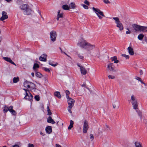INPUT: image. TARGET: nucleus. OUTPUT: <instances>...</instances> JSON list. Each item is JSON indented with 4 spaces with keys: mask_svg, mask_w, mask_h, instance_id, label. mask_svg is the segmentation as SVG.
Wrapping results in <instances>:
<instances>
[{
    "mask_svg": "<svg viewBox=\"0 0 147 147\" xmlns=\"http://www.w3.org/2000/svg\"><path fill=\"white\" fill-rule=\"evenodd\" d=\"M73 106H71V105H68V107H67V110L68 111L69 113H72L71 109Z\"/></svg>",
    "mask_w": 147,
    "mask_h": 147,
    "instance_id": "72a5a7b5",
    "label": "nucleus"
},
{
    "mask_svg": "<svg viewBox=\"0 0 147 147\" xmlns=\"http://www.w3.org/2000/svg\"><path fill=\"white\" fill-rule=\"evenodd\" d=\"M78 57L80 59L83 60L84 58V57L81 54H77Z\"/></svg>",
    "mask_w": 147,
    "mask_h": 147,
    "instance_id": "f704fd0d",
    "label": "nucleus"
},
{
    "mask_svg": "<svg viewBox=\"0 0 147 147\" xmlns=\"http://www.w3.org/2000/svg\"><path fill=\"white\" fill-rule=\"evenodd\" d=\"M122 56L125 57L126 59H128L129 58V56L128 55H126L125 54L122 55Z\"/></svg>",
    "mask_w": 147,
    "mask_h": 147,
    "instance_id": "79ce46f5",
    "label": "nucleus"
},
{
    "mask_svg": "<svg viewBox=\"0 0 147 147\" xmlns=\"http://www.w3.org/2000/svg\"><path fill=\"white\" fill-rule=\"evenodd\" d=\"M39 67V65L37 63H34L33 67V69L35 70L36 68H38Z\"/></svg>",
    "mask_w": 147,
    "mask_h": 147,
    "instance_id": "58836bf2",
    "label": "nucleus"
},
{
    "mask_svg": "<svg viewBox=\"0 0 147 147\" xmlns=\"http://www.w3.org/2000/svg\"><path fill=\"white\" fill-rule=\"evenodd\" d=\"M31 75L33 77L34 76V74L33 73H31Z\"/></svg>",
    "mask_w": 147,
    "mask_h": 147,
    "instance_id": "e2e57ef3",
    "label": "nucleus"
},
{
    "mask_svg": "<svg viewBox=\"0 0 147 147\" xmlns=\"http://www.w3.org/2000/svg\"><path fill=\"white\" fill-rule=\"evenodd\" d=\"M47 122L48 123H51L53 124H54L55 123V121L52 119L51 117V116H49L48 118Z\"/></svg>",
    "mask_w": 147,
    "mask_h": 147,
    "instance_id": "4be33fe9",
    "label": "nucleus"
},
{
    "mask_svg": "<svg viewBox=\"0 0 147 147\" xmlns=\"http://www.w3.org/2000/svg\"><path fill=\"white\" fill-rule=\"evenodd\" d=\"M44 70L46 71L49 72H50V70L49 69L47 68L46 67H44Z\"/></svg>",
    "mask_w": 147,
    "mask_h": 147,
    "instance_id": "de8ad7c7",
    "label": "nucleus"
},
{
    "mask_svg": "<svg viewBox=\"0 0 147 147\" xmlns=\"http://www.w3.org/2000/svg\"><path fill=\"white\" fill-rule=\"evenodd\" d=\"M89 128L88 123L87 121L85 120L84 123L83 132V133H86Z\"/></svg>",
    "mask_w": 147,
    "mask_h": 147,
    "instance_id": "9b49d317",
    "label": "nucleus"
},
{
    "mask_svg": "<svg viewBox=\"0 0 147 147\" xmlns=\"http://www.w3.org/2000/svg\"><path fill=\"white\" fill-rule=\"evenodd\" d=\"M132 27L133 30L135 32H140L141 26L134 24H132Z\"/></svg>",
    "mask_w": 147,
    "mask_h": 147,
    "instance_id": "f8f14e48",
    "label": "nucleus"
},
{
    "mask_svg": "<svg viewBox=\"0 0 147 147\" xmlns=\"http://www.w3.org/2000/svg\"><path fill=\"white\" fill-rule=\"evenodd\" d=\"M127 50L129 54L131 55H133L134 54V51L133 49L131 47H129L127 48Z\"/></svg>",
    "mask_w": 147,
    "mask_h": 147,
    "instance_id": "aec40b11",
    "label": "nucleus"
},
{
    "mask_svg": "<svg viewBox=\"0 0 147 147\" xmlns=\"http://www.w3.org/2000/svg\"><path fill=\"white\" fill-rule=\"evenodd\" d=\"M45 130L46 132L49 134H50L52 131L51 127L49 126H48L46 127Z\"/></svg>",
    "mask_w": 147,
    "mask_h": 147,
    "instance_id": "6ab92c4d",
    "label": "nucleus"
},
{
    "mask_svg": "<svg viewBox=\"0 0 147 147\" xmlns=\"http://www.w3.org/2000/svg\"><path fill=\"white\" fill-rule=\"evenodd\" d=\"M67 102L68 105L74 106L75 100L69 97V98H67Z\"/></svg>",
    "mask_w": 147,
    "mask_h": 147,
    "instance_id": "2eb2a0df",
    "label": "nucleus"
},
{
    "mask_svg": "<svg viewBox=\"0 0 147 147\" xmlns=\"http://www.w3.org/2000/svg\"><path fill=\"white\" fill-rule=\"evenodd\" d=\"M56 147H61V145L58 144H55Z\"/></svg>",
    "mask_w": 147,
    "mask_h": 147,
    "instance_id": "5fc2aeb1",
    "label": "nucleus"
},
{
    "mask_svg": "<svg viewBox=\"0 0 147 147\" xmlns=\"http://www.w3.org/2000/svg\"><path fill=\"white\" fill-rule=\"evenodd\" d=\"M62 8L64 10H68L69 9L70 7L67 5H63Z\"/></svg>",
    "mask_w": 147,
    "mask_h": 147,
    "instance_id": "c756f323",
    "label": "nucleus"
},
{
    "mask_svg": "<svg viewBox=\"0 0 147 147\" xmlns=\"http://www.w3.org/2000/svg\"><path fill=\"white\" fill-rule=\"evenodd\" d=\"M108 69L111 71H115L114 69V66L113 63H111L108 65Z\"/></svg>",
    "mask_w": 147,
    "mask_h": 147,
    "instance_id": "4468645a",
    "label": "nucleus"
},
{
    "mask_svg": "<svg viewBox=\"0 0 147 147\" xmlns=\"http://www.w3.org/2000/svg\"><path fill=\"white\" fill-rule=\"evenodd\" d=\"M92 9L100 19H101L102 18V17L105 16L103 13L99 9L95 8L93 7H92Z\"/></svg>",
    "mask_w": 147,
    "mask_h": 147,
    "instance_id": "423d86ee",
    "label": "nucleus"
},
{
    "mask_svg": "<svg viewBox=\"0 0 147 147\" xmlns=\"http://www.w3.org/2000/svg\"><path fill=\"white\" fill-rule=\"evenodd\" d=\"M40 16L41 17V18H42V19L43 20H44V19L42 17V16Z\"/></svg>",
    "mask_w": 147,
    "mask_h": 147,
    "instance_id": "338daca9",
    "label": "nucleus"
},
{
    "mask_svg": "<svg viewBox=\"0 0 147 147\" xmlns=\"http://www.w3.org/2000/svg\"><path fill=\"white\" fill-rule=\"evenodd\" d=\"M140 75H142L143 74V71L142 70H141L140 71Z\"/></svg>",
    "mask_w": 147,
    "mask_h": 147,
    "instance_id": "bf43d9fd",
    "label": "nucleus"
},
{
    "mask_svg": "<svg viewBox=\"0 0 147 147\" xmlns=\"http://www.w3.org/2000/svg\"><path fill=\"white\" fill-rule=\"evenodd\" d=\"M20 9L22 11L25 15H28L31 14L32 10L29 8L28 5L26 4H23L20 7Z\"/></svg>",
    "mask_w": 147,
    "mask_h": 147,
    "instance_id": "f257e3e1",
    "label": "nucleus"
},
{
    "mask_svg": "<svg viewBox=\"0 0 147 147\" xmlns=\"http://www.w3.org/2000/svg\"><path fill=\"white\" fill-rule=\"evenodd\" d=\"M65 93L66 96V98H69V95L70 94V92L68 90H66L65 91Z\"/></svg>",
    "mask_w": 147,
    "mask_h": 147,
    "instance_id": "c9c22d12",
    "label": "nucleus"
},
{
    "mask_svg": "<svg viewBox=\"0 0 147 147\" xmlns=\"http://www.w3.org/2000/svg\"><path fill=\"white\" fill-rule=\"evenodd\" d=\"M54 95L59 98H61V97L60 92L58 91L55 92L54 93Z\"/></svg>",
    "mask_w": 147,
    "mask_h": 147,
    "instance_id": "b1692460",
    "label": "nucleus"
},
{
    "mask_svg": "<svg viewBox=\"0 0 147 147\" xmlns=\"http://www.w3.org/2000/svg\"><path fill=\"white\" fill-rule=\"evenodd\" d=\"M18 77H14L13 79V83H16L19 81Z\"/></svg>",
    "mask_w": 147,
    "mask_h": 147,
    "instance_id": "7c9ffc66",
    "label": "nucleus"
},
{
    "mask_svg": "<svg viewBox=\"0 0 147 147\" xmlns=\"http://www.w3.org/2000/svg\"><path fill=\"white\" fill-rule=\"evenodd\" d=\"M105 127L106 128H108V129H107V130H108V129H109V127L108 126V125H105Z\"/></svg>",
    "mask_w": 147,
    "mask_h": 147,
    "instance_id": "052dcab7",
    "label": "nucleus"
},
{
    "mask_svg": "<svg viewBox=\"0 0 147 147\" xmlns=\"http://www.w3.org/2000/svg\"><path fill=\"white\" fill-rule=\"evenodd\" d=\"M137 113L140 118L141 122L143 123L146 124L147 123V120L143 115L142 113L139 111H137Z\"/></svg>",
    "mask_w": 147,
    "mask_h": 147,
    "instance_id": "1a4fd4ad",
    "label": "nucleus"
},
{
    "mask_svg": "<svg viewBox=\"0 0 147 147\" xmlns=\"http://www.w3.org/2000/svg\"><path fill=\"white\" fill-rule=\"evenodd\" d=\"M112 61H114L115 63H117L119 62V61L117 59V57L116 56H114L111 58Z\"/></svg>",
    "mask_w": 147,
    "mask_h": 147,
    "instance_id": "393cba45",
    "label": "nucleus"
},
{
    "mask_svg": "<svg viewBox=\"0 0 147 147\" xmlns=\"http://www.w3.org/2000/svg\"><path fill=\"white\" fill-rule=\"evenodd\" d=\"M3 111L4 112H7L8 111V107L6 106H5L3 108Z\"/></svg>",
    "mask_w": 147,
    "mask_h": 147,
    "instance_id": "4c0bfd02",
    "label": "nucleus"
},
{
    "mask_svg": "<svg viewBox=\"0 0 147 147\" xmlns=\"http://www.w3.org/2000/svg\"><path fill=\"white\" fill-rule=\"evenodd\" d=\"M12 147H20L17 144H15L12 146Z\"/></svg>",
    "mask_w": 147,
    "mask_h": 147,
    "instance_id": "6e6d98bb",
    "label": "nucleus"
},
{
    "mask_svg": "<svg viewBox=\"0 0 147 147\" xmlns=\"http://www.w3.org/2000/svg\"><path fill=\"white\" fill-rule=\"evenodd\" d=\"M108 77L109 79H113L115 78V77L114 76L109 75Z\"/></svg>",
    "mask_w": 147,
    "mask_h": 147,
    "instance_id": "49530a36",
    "label": "nucleus"
},
{
    "mask_svg": "<svg viewBox=\"0 0 147 147\" xmlns=\"http://www.w3.org/2000/svg\"><path fill=\"white\" fill-rule=\"evenodd\" d=\"M49 64L53 67H55L57 65L58 63L57 62H55L53 61H49Z\"/></svg>",
    "mask_w": 147,
    "mask_h": 147,
    "instance_id": "a878e982",
    "label": "nucleus"
},
{
    "mask_svg": "<svg viewBox=\"0 0 147 147\" xmlns=\"http://www.w3.org/2000/svg\"><path fill=\"white\" fill-rule=\"evenodd\" d=\"M74 124V122L72 120H71L70 121V125L68 127V129H71L73 127Z\"/></svg>",
    "mask_w": 147,
    "mask_h": 147,
    "instance_id": "cd10ccee",
    "label": "nucleus"
},
{
    "mask_svg": "<svg viewBox=\"0 0 147 147\" xmlns=\"http://www.w3.org/2000/svg\"><path fill=\"white\" fill-rule=\"evenodd\" d=\"M78 66L80 67H80H82V66L78 64Z\"/></svg>",
    "mask_w": 147,
    "mask_h": 147,
    "instance_id": "0e129e2a",
    "label": "nucleus"
},
{
    "mask_svg": "<svg viewBox=\"0 0 147 147\" xmlns=\"http://www.w3.org/2000/svg\"><path fill=\"white\" fill-rule=\"evenodd\" d=\"M24 86L25 88H28L30 90H34L35 88V85L32 82L27 81L24 82Z\"/></svg>",
    "mask_w": 147,
    "mask_h": 147,
    "instance_id": "20e7f679",
    "label": "nucleus"
},
{
    "mask_svg": "<svg viewBox=\"0 0 147 147\" xmlns=\"http://www.w3.org/2000/svg\"><path fill=\"white\" fill-rule=\"evenodd\" d=\"M38 12L39 14V15H40V16H42L41 13V12H40V11L38 10Z\"/></svg>",
    "mask_w": 147,
    "mask_h": 147,
    "instance_id": "13d9d810",
    "label": "nucleus"
},
{
    "mask_svg": "<svg viewBox=\"0 0 147 147\" xmlns=\"http://www.w3.org/2000/svg\"><path fill=\"white\" fill-rule=\"evenodd\" d=\"M94 45H91L88 42L86 46L84 49H86L87 50L88 53L91 54L92 53L90 51L94 49Z\"/></svg>",
    "mask_w": 147,
    "mask_h": 147,
    "instance_id": "6e6552de",
    "label": "nucleus"
},
{
    "mask_svg": "<svg viewBox=\"0 0 147 147\" xmlns=\"http://www.w3.org/2000/svg\"><path fill=\"white\" fill-rule=\"evenodd\" d=\"M47 111L48 113V115H50L52 114L48 105H47Z\"/></svg>",
    "mask_w": 147,
    "mask_h": 147,
    "instance_id": "473e14b6",
    "label": "nucleus"
},
{
    "mask_svg": "<svg viewBox=\"0 0 147 147\" xmlns=\"http://www.w3.org/2000/svg\"><path fill=\"white\" fill-rule=\"evenodd\" d=\"M59 49H60V50H61V53H64L65 54V55H67L65 52H63L62 51V50L61 49V48H60Z\"/></svg>",
    "mask_w": 147,
    "mask_h": 147,
    "instance_id": "4d7b16f0",
    "label": "nucleus"
},
{
    "mask_svg": "<svg viewBox=\"0 0 147 147\" xmlns=\"http://www.w3.org/2000/svg\"><path fill=\"white\" fill-rule=\"evenodd\" d=\"M23 90H24L25 93L24 98L30 101L31 102L32 101L33 96L28 90L25 88H24Z\"/></svg>",
    "mask_w": 147,
    "mask_h": 147,
    "instance_id": "7ed1b4c3",
    "label": "nucleus"
},
{
    "mask_svg": "<svg viewBox=\"0 0 147 147\" xmlns=\"http://www.w3.org/2000/svg\"><path fill=\"white\" fill-rule=\"evenodd\" d=\"M70 6L72 9H74L75 7V4L74 3H71L70 4Z\"/></svg>",
    "mask_w": 147,
    "mask_h": 147,
    "instance_id": "e433bc0d",
    "label": "nucleus"
},
{
    "mask_svg": "<svg viewBox=\"0 0 147 147\" xmlns=\"http://www.w3.org/2000/svg\"><path fill=\"white\" fill-rule=\"evenodd\" d=\"M134 144L135 147H143L142 144L138 141L135 142Z\"/></svg>",
    "mask_w": 147,
    "mask_h": 147,
    "instance_id": "5701e85b",
    "label": "nucleus"
},
{
    "mask_svg": "<svg viewBox=\"0 0 147 147\" xmlns=\"http://www.w3.org/2000/svg\"><path fill=\"white\" fill-rule=\"evenodd\" d=\"M40 134L41 135H43V136H44V135H43V134L42 132H41L40 133Z\"/></svg>",
    "mask_w": 147,
    "mask_h": 147,
    "instance_id": "774afa93",
    "label": "nucleus"
},
{
    "mask_svg": "<svg viewBox=\"0 0 147 147\" xmlns=\"http://www.w3.org/2000/svg\"><path fill=\"white\" fill-rule=\"evenodd\" d=\"M135 79L139 81L141 80V79L140 78L138 77H135Z\"/></svg>",
    "mask_w": 147,
    "mask_h": 147,
    "instance_id": "3c124183",
    "label": "nucleus"
},
{
    "mask_svg": "<svg viewBox=\"0 0 147 147\" xmlns=\"http://www.w3.org/2000/svg\"><path fill=\"white\" fill-rule=\"evenodd\" d=\"M113 107L114 108H115L116 107V106L115 105H113Z\"/></svg>",
    "mask_w": 147,
    "mask_h": 147,
    "instance_id": "69168bd1",
    "label": "nucleus"
},
{
    "mask_svg": "<svg viewBox=\"0 0 147 147\" xmlns=\"http://www.w3.org/2000/svg\"><path fill=\"white\" fill-rule=\"evenodd\" d=\"M3 58L5 61L11 63V64H13L16 66V64L13 61H12L10 58L8 57H3Z\"/></svg>",
    "mask_w": 147,
    "mask_h": 147,
    "instance_id": "f3484780",
    "label": "nucleus"
},
{
    "mask_svg": "<svg viewBox=\"0 0 147 147\" xmlns=\"http://www.w3.org/2000/svg\"><path fill=\"white\" fill-rule=\"evenodd\" d=\"M84 3L87 5H89V2L87 0L85 1Z\"/></svg>",
    "mask_w": 147,
    "mask_h": 147,
    "instance_id": "8fccbe9b",
    "label": "nucleus"
},
{
    "mask_svg": "<svg viewBox=\"0 0 147 147\" xmlns=\"http://www.w3.org/2000/svg\"><path fill=\"white\" fill-rule=\"evenodd\" d=\"M34 98L37 101H38L40 100V97L38 95H35L34 96Z\"/></svg>",
    "mask_w": 147,
    "mask_h": 147,
    "instance_id": "ea45409f",
    "label": "nucleus"
},
{
    "mask_svg": "<svg viewBox=\"0 0 147 147\" xmlns=\"http://www.w3.org/2000/svg\"><path fill=\"white\" fill-rule=\"evenodd\" d=\"M10 112L13 115H16V112L13 110L10 111Z\"/></svg>",
    "mask_w": 147,
    "mask_h": 147,
    "instance_id": "37998d69",
    "label": "nucleus"
},
{
    "mask_svg": "<svg viewBox=\"0 0 147 147\" xmlns=\"http://www.w3.org/2000/svg\"><path fill=\"white\" fill-rule=\"evenodd\" d=\"M131 101L133 109L135 110L137 109L138 106V103L137 98L133 95H132L131 96Z\"/></svg>",
    "mask_w": 147,
    "mask_h": 147,
    "instance_id": "f03ea898",
    "label": "nucleus"
},
{
    "mask_svg": "<svg viewBox=\"0 0 147 147\" xmlns=\"http://www.w3.org/2000/svg\"><path fill=\"white\" fill-rule=\"evenodd\" d=\"M144 37V34L142 33H141L138 35V38L139 40H141Z\"/></svg>",
    "mask_w": 147,
    "mask_h": 147,
    "instance_id": "c85d7f7f",
    "label": "nucleus"
},
{
    "mask_svg": "<svg viewBox=\"0 0 147 147\" xmlns=\"http://www.w3.org/2000/svg\"><path fill=\"white\" fill-rule=\"evenodd\" d=\"M8 111L10 112V111H11L12 110H13V106H10L9 107H8Z\"/></svg>",
    "mask_w": 147,
    "mask_h": 147,
    "instance_id": "a18cd8bd",
    "label": "nucleus"
},
{
    "mask_svg": "<svg viewBox=\"0 0 147 147\" xmlns=\"http://www.w3.org/2000/svg\"><path fill=\"white\" fill-rule=\"evenodd\" d=\"M113 19L115 20L116 26L119 28V30H123V26L119 18L118 17H113Z\"/></svg>",
    "mask_w": 147,
    "mask_h": 147,
    "instance_id": "39448f33",
    "label": "nucleus"
},
{
    "mask_svg": "<svg viewBox=\"0 0 147 147\" xmlns=\"http://www.w3.org/2000/svg\"><path fill=\"white\" fill-rule=\"evenodd\" d=\"M127 30H128V31H127L126 32V33L127 34H129L130 33V32L129 31V30L128 29H127Z\"/></svg>",
    "mask_w": 147,
    "mask_h": 147,
    "instance_id": "864d4df0",
    "label": "nucleus"
},
{
    "mask_svg": "<svg viewBox=\"0 0 147 147\" xmlns=\"http://www.w3.org/2000/svg\"><path fill=\"white\" fill-rule=\"evenodd\" d=\"M51 40L53 42L55 41L57 37V34L55 31H52L50 33Z\"/></svg>",
    "mask_w": 147,
    "mask_h": 147,
    "instance_id": "9d476101",
    "label": "nucleus"
},
{
    "mask_svg": "<svg viewBox=\"0 0 147 147\" xmlns=\"http://www.w3.org/2000/svg\"><path fill=\"white\" fill-rule=\"evenodd\" d=\"M36 77L40 78H41L42 76V75L39 72H36Z\"/></svg>",
    "mask_w": 147,
    "mask_h": 147,
    "instance_id": "2f4dec72",
    "label": "nucleus"
},
{
    "mask_svg": "<svg viewBox=\"0 0 147 147\" xmlns=\"http://www.w3.org/2000/svg\"><path fill=\"white\" fill-rule=\"evenodd\" d=\"M103 2L106 4L110 3V2L109 0H104Z\"/></svg>",
    "mask_w": 147,
    "mask_h": 147,
    "instance_id": "09e8293b",
    "label": "nucleus"
},
{
    "mask_svg": "<svg viewBox=\"0 0 147 147\" xmlns=\"http://www.w3.org/2000/svg\"><path fill=\"white\" fill-rule=\"evenodd\" d=\"M47 55L45 54H43L39 57V59L41 61H46L47 60Z\"/></svg>",
    "mask_w": 147,
    "mask_h": 147,
    "instance_id": "dca6fc26",
    "label": "nucleus"
},
{
    "mask_svg": "<svg viewBox=\"0 0 147 147\" xmlns=\"http://www.w3.org/2000/svg\"><path fill=\"white\" fill-rule=\"evenodd\" d=\"M81 5L85 9H88V7L85 4H82Z\"/></svg>",
    "mask_w": 147,
    "mask_h": 147,
    "instance_id": "c03bdc74",
    "label": "nucleus"
},
{
    "mask_svg": "<svg viewBox=\"0 0 147 147\" xmlns=\"http://www.w3.org/2000/svg\"><path fill=\"white\" fill-rule=\"evenodd\" d=\"M7 13L5 11H3L2 12V16L0 19L1 20L3 21L8 18V16L7 15Z\"/></svg>",
    "mask_w": 147,
    "mask_h": 147,
    "instance_id": "ddd939ff",
    "label": "nucleus"
},
{
    "mask_svg": "<svg viewBox=\"0 0 147 147\" xmlns=\"http://www.w3.org/2000/svg\"><path fill=\"white\" fill-rule=\"evenodd\" d=\"M88 43V42L84 39L81 38L78 40V42L77 43V45L82 48L84 49Z\"/></svg>",
    "mask_w": 147,
    "mask_h": 147,
    "instance_id": "0eeeda50",
    "label": "nucleus"
},
{
    "mask_svg": "<svg viewBox=\"0 0 147 147\" xmlns=\"http://www.w3.org/2000/svg\"><path fill=\"white\" fill-rule=\"evenodd\" d=\"M90 139L91 141H92L93 140L94 137L92 134H91L90 135Z\"/></svg>",
    "mask_w": 147,
    "mask_h": 147,
    "instance_id": "a19ab883",
    "label": "nucleus"
},
{
    "mask_svg": "<svg viewBox=\"0 0 147 147\" xmlns=\"http://www.w3.org/2000/svg\"><path fill=\"white\" fill-rule=\"evenodd\" d=\"M28 147H34V145L32 144H29L28 145Z\"/></svg>",
    "mask_w": 147,
    "mask_h": 147,
    "instance_id": "603ef678",
    "label": "nucleus"
},
{
    "mask_svg": "<svg viewBox=\"0 0 147 147\" xmlns=\"http://www.w3.org/2000/svg\"><path fill=\"white\" fill-rule=\"evenodd\" d=\"M80 71L82 75H85L87 73V71L83 67H80Z\"/></svg>",
    "mask_w": 147,
    "mask_h": 147,
    "instance_id": "412c9836",
    "label": "nucleus"
},
{
    "mask_svg": "<svg viewBox=\"0 0 147 147\" xmlns=\"http://www.w3.org/2000/svg\"><path fill=\"white\" fill-rule=\"evenodd\" d=\"M140 81L141 82V83L143 84L144 85H145V83L142 81V79Z\"/></svg>",
    "mask_w": 147,
    "mask_h": 147,
    "instance_id": "680f3d73",
    "label": "nucleus"
},
{
    "mask_svg": "<svg viewBox=\"0 0 147 147\" xmlns=\"http://www.w3.org/2000/svg\"><path fill=\"white\" fill-rule=\"evenodd\" d=\"M147 32V26H141L140 32Z\"/></svg>",
    "mask_w": 147,
    "mask_h": 147,
    "instance_id": "a211bd4d",
    "label": "nucleus"
},
{
    "mask_svg": "<svg viewBox=\"0 0 147 147\" xmlns=\"http://www.w3.org/2000/svg\"><path fill=\"white\" fill-rule=\"evenodd\" d=\"M63 16V14L62 13H60V11H59L58 12V14L57 16V19L58 20L60 18H62Z\"/></svg>",
    "mask_w": 147,
    "mask_h": 147,
    "instance_id": "bb28decb",
    "label": "nucleus"
}]
</instances>
